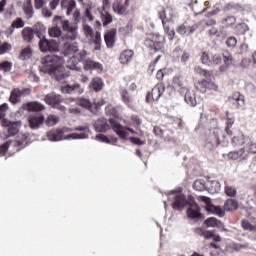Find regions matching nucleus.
<instances>
[{
  "label": "nucleus",
  "mask_w": 256,
  "mask_h": 256,
  "mask_svg": "<svg viewBox=\"0 0 256 256\" xmlns=\"http://www.w3.org/2000/svg\"><path fill=\"white\" fill-rule=\"evenodd\" d=\"M196 233L198 235H201V237H204L205 239H211V237H213V241H215L216 243H219L221 241V236L219 235L213 236V234H209L205 232V230H203L202 228H198L196 230Z\"/></svg>",
  "instance_id": "58836bf2"
},
{
  "label": "nucleus",
  "mask_w": 256,
  "mask_h": 256,
  "mask_svg": "<svg viewBox=\"0 0 256 256\" xmlns=\"http://www.w3.org/2000/svg\"><path fill=\"white\" fill-rule=\"evenodd\" d=\"M12 29H23L25 27V21L21 18H16L11 25Z\"/></svg>",
  "instance_id": "5fc2aeb1"
},
{
  "label": "nucleus",
  "mask_w": 256,
  "mask_h": 256,
  "mask_svg": "<svg viewBox=\"0 0 256 256\" xmlns=\"http://www.w3.org/2000/svg\"><path fill=\"white\" fill-rule=\"evenodd\" d=\"M26 95H29V89H14L10 95V102L15 105L19 103L23 97H26Z\"/></svg>",
  "instance_id": "412c9836"
},
{
  "label": "nucleus",
  "mask_w": 256,
  "mask_h": 256,
  "mask_svg": "<svg viewBox=\"0 0 256 256\" xmlns=\"http://www.w3.org/2000/svg\"><path fill=\"white\" fill-rule=\"evenodd\" d=\"M226 45L227 47H236L237 46V38H235L234 36H230L227 38L226 40Z\"/></svg>",
  "instance_id": "69168bd1"
},
{
  "label": "nucleus",
  "mask_w": 256,
  "mask_h": 256,
  "mask_svg": "<svg viewBox=\"0 0 256 256\" xmlns=\"http://www.w3.org/2000/svg\"><path fill=\"white\" fill-rule=\"evenodd\" d=\"M129 1L131 0H116L112 4V9L117 15H127V9H129Z\"/></svg>",
  "instance_id": "dca6fc26"
},
{
  "label": "nucleus",
  "mask_w": 256,
  "mask_h": 256,
  "mask_svg": "<svg viewBox=\"0 0 256 256\" xmlns=\"http://www.w3.org/2000/svg\"><path fill=\"white\" fill-rule=\"evenodd\" d=\"M184 99L190 107H195V105H197V99L195 98V93H193V91L187 90Z\"/></svg>",
  "instance_id": "a19ab883"
},
{
  "label": "nucleus",
  "mask_w": 256,
  "mask_h": 256,
  "mask_svg": "<svg viewBox=\"0 0 256 256\" xmlns=\"http://www.w3.org/2000/svg\"><path fill=\"white\" fill-rule=\"evenodd\" d=\"M167 11H170L169 8ZM167 11L161 8V11H159V17L164 25V31L168 35L169 41H173L175 38V30H170L169 26L165 25V21H171V17L167 16Z\"/></svg>",
  "instance_id": "f8f14e48"
},
{
  "label": "nucleus",
  "mask_w": 256,
  "mask_h": 256,
  "mask_svg": "<svg viewBox=\"0 0 256 256\" xmlns=\"http://www.w3.org/2000/svg\"><path fill=\"white\" fill-rule=\"evenodd\" d=\"M89 87L93 89L96 93L103 89V80L99 77H95L91 82Z\"/></svg>",
  "instance_id": "ea45409f"
},
{
  "label": "nucleus",
  "mask_w": 256,
  "mask_h": 256,
  "mask_svg": "<svg viewBox=\"0 0 256 256\" xmlns=\"http://www.w3.org/2000/svg\"><path fill=\"white\" fill-rule=\"evenodd\" d=\"M45 103L47 105H50L54 109H59V111H65V106L61 105L63 103V100L61 99V96L57 94H48L45 99Z\"/></svg>",
  "instance_id": "9d476101"
},
{
  "label": "nucleus",
  "mask_w": 256,
  "mask_h": 256,
  "mask_svg": "<svg viewBox=\"0 0 256 256\" xmlns=\"http://www.w3.org/2000/svg\"><path fill=\"white\" fill-rule=\"evenodd\" d=\"M65 131H67V128H63V129H53L50 130L47 133V137L49 141H63V133H65Z\"/></svg>",
  "instance_id": "a878e982"
},
{
  "label": "nucleus",
  "mask_w": 256,
  "mask_h": 256,
  "mask_svg": "<svg viewBox=\"0 0 256 256\" xmlns=\"http://www.w3.org/2000/svg\"><path fill=\"white\" fill-rule=\"evenodd\" d=\"M153 133L156 137H159L160 139H163V129L159 126H154Z\"/></svg>",
  "instance_id": "774afa93"
},
{
  "label": "nucleus",
  "mask_w": 256,
  "mask_h": 256,
  "mask_svg": "<svg viewBox=\"0 0 256 256\" xmlns=\"http://www.w3.org/2000/svg\"><path fill=\"white\" fill-rule=\"evenodd\" d=\"M244 149V153H246V159L249 157V155H255L256 153V143L249 140L245 143V145L242 147Z\"/></svg>",
  "instance_id": "473e14b6"
},
{
  "label": "nucleus",
  "mask_w": 256,
  "mask_h": 256,
  "mask_svg": "<svg viewBox=\"0 0 256 256\" xmlns=\"http://www.w3.org/2000/svg\"><path fill=\"white\" fill-rule=\"evenodd\" d=\"M11 143H13L14 146L21 147L23 149V147H26L29 143V139L26 135L21 134L14 142L8 141L6 144L0 146V153H6V151H9V145H11Z\"/></svg>",
  "instance_id": "6e6552de"
},
{
  "label": "nucleus",
  "mask_w": 256,
  "mask_h": 256,
  "mask_svg": "<svg viewBox=\"0 0 256 256\" xmlns=\"http://www.w3.org/2000/svg\"><path fill=\"white\" fill-rule=\"evenodd\" d=\"M226 117H227V121H226L225 133L226 135H233L234 131L231 130V127H233V123H235V118L231 117L229 112H226Z\"/></svg>",
  "instance_id": "79ce46f5"
},
{
  "label": "nucleus",
  "mask_w": 256,
  "mask_h": 256,
  "mask_svg": "<svg viewBox=\"0 0 256 256\" xmlns=\"http://www.w3.org/2000/svg\"><path fill=\"white\" fill-rule=\"evenodd\" d=\"M31 57V47H26L21 51L20 59L25 61Z\"/></svg>",
  "instance_id": "bf43d9fd"
},
{
  "label": "nucleus",
  "mask_w": 256,
  "mask_h": 256,
  "mask_svg": "<svg viewBox=\"0 0 256 256\" xmlns=\"http://www.w3.org/2000/svg\"><path fill=\"white\" fill-rule=\"evenodd\" d=\"M228 156L229 159H232L233 161H237V159H247L245 148H241L238 151L230 152Z\"/></svg>",
  "instance_id": "e433bc0d"
},
{
  "label": "nucleus",
  "mask_w": 256,
  "mask_h": 256,
  "mask_svg": "<svg viewBox=\"0 0 256 256\" xmlns=\"http://www.w3.org/2000/svg\"><path fill=\"white\" fill-rule=\"evenodd\" d=\"M72 103H75L76 105H79L80 107H83L84 109H88V111H92L94 104L89 101V99L86 98H67L66 104L71 105Z\"/></svg>",
  "instance_id": "a211bd4d"
},
{
  "label": "nucleus",
  "mask_w": 256,
  "mask_h": 256,
  "mask_svg": "<svg viewBox=\"0 0 256 256\" xmlns=\"http://www.w3.org/2000/svg\"><path fill=\"white\" fill-rule=\"evenodd\" d=\"M163 93H165V85H163V83L155 85L151 91V94H148L146 97L147 103H150L151 99L152 101H159Z\"/></svg>",
  "instance_id": "4468645a"
},
{
  "label": "nucleus",
  "mask_w": 256,
  "mask_h": 256,
  "mask_svg": "<svg viewBox=\"0 0 256 256\" xmlns=\"http://www.w3.org/2000/svg\"><path fill=\"white\" fill-rule=\"evenodd\" d=\"M2 127L8 128V137H13L19 133V127H21V121L12 122L4 119L1 121Z\"/></svg>",
  "instance_id": "2eb2a0df"
},
{
  "label": "nucleus",
  "mask_w": 256,
  "mask_h": 256,
  "mask_svg": "<svg viewBox=\"0 0 256 256\" xmlns=\"http://www.w3.org/2000/svg\"><path fill=\"white\" fill-rule=\"evenodd\" d=\"M205 225L207 227H223V222L219 221L217 218L215 217H210L208 219L205 220Z\"/></svg>",
  "instance_id": "c03bdc74"
},
{
  "label": "nucleus",
  "mask_w": 256,
  "mask_h": 256,
  "mask_svg": "<svg viewBox=\"0 0 256 256\" xmlns=\"http://www.w3.org/2000/svg\"><path fill=\"white\" fill-rule=\"evenodd\" d=\"M144 45L146 47H152L153 49H161L165 45V37L159 34H150L146 38Z\"/></svg>",
  "instance_id": "423d86ee"
},
{
  "label": "nucleus",
  "mask_w": 256,
  "mask_h": 256,
  "mask_svg": "<svg viewBox=\"0 0 256 256\" xmlns=\"http://www.w3.org/2000/svg\"><path fill=\"white\" fill-rule=\"evenodd\" d=\"M168 195H175L174 202L172 203L173 209H176L177 211H181V209H183V207L187 205V199L185 198V195L181 194L180 192L171 191L168 193Z\"/></svg>",
  "instance_id": "ddd939ff"
},
{
  "label": "nucleus",
  "mask_w": 256,
  "mask_h": 256,
  "mask_svg": "<svg viewBox=\"0 0 256 256\" xmlns=\"http://www.w3.org/2000/svg\"><path fill=\"white\" fill-rule=\"evenodd\" d=\"M225 193L228 197H235L237 195V190L231 186H226Z\"/></svg>",
  "instance_id": "e2e57ef3"
},
{
  "label": "nucleus",
  "mask_w": 256,
  "mask_h": 256,
  "mask_svg": "<svg viewBox=\"0 0 256 256\" xmlns=\"http://www.w3.org/2000/svg\"><path fill=\"white\" fill-rule=\"evenodd\" d=\"M201 62L203 65H211V59L209 58V54L203 52L200 56Z\"/></svg>",
  "instance_id": "0e129e2a"
},
{
  "label": "nucleus",
  "mask_w": 256,
  "mask_h": 256,
  "mask_svg": "<svg viewBox=\"0 0 256 256\" xmlns=\"http://www.w3.org/2000/svg\"><path fill=\"white\" fill-rule=\"evenodd\" d=\"M23 11H24V14L26 15V19H33V15H35V11L33 10V5H24Z\"/></svg>",
  "instance_id": "3c124183"
},
{
  "label": "nucleus",
  "mask_w": 256,
  "mask_h": 256,
  "mask_svg": "<svg viewBox=\"0 0 256 256\" xmlns=\"http://www.w3.org/2000/svg\"><path fill=\"white\" fill-rule=\"evenodd\" d=\"M197 29H199L198 24L188 26L187 22H185L184 24L178 27L177 33H179V35H192V33H195Z\"/></svg>",
  "instance_id": "393cba45"
},
{
  "label": "nucleus",
  "mask_w": 256,
  "mask_h": 256,
  "mask_svg": "<svg viewBox=\"0 0 256 256\" xmlns=\"http://www.w3.org/2000/svg\"><path fill=\"white\" fill-rule=\"evenodd\" d=\"M206 191L209 193H219L221 191V184L217 180H207Z\"/></svg>",
  "instance_id": "c85d7f7f"
},
{
  "label": "nucleus",
  "mask_w": 256,
  "mask_h": 256,
  "mask_svg": "<svg viewBox=\"0 0 256 256\" xmlns=\"http://www.w3.org/2000/svg\"><path fill=\"white\" fill-rule=\"evenodd\" d=\"M173 85H174V87H176V89H185V85L183 83V76L176 75L173 78Z\"/></svg>",
  "instance_id": "de8ad7c7"
},
{
  "label": "nucleus",
  "mask_w": 256,
  "mask_h": 256,
  "mask_svg": "<svg viewBox=\"0 0 256 256\" xmlns=\"http://www.w3.org/2000/svg\"><path fill=\"white\" fill-rule=\"evenodd\" d=\"M228 136L232 137L231 143H232V146L235 148H239L245 145L249 141V137L245 136V134H243V132L239 130H235L234 132H232L231 135H228Z\"/></svg>",
  "instance_id": "1a4fd4ad"
},
{
  "label": "nucleus",
  "mask_w": 256,
  "mask_h": 256,
  "mask_svg": "<svg viewBox=\"0 0 256 256\" xmlns=\"http://www.w3.org/2000/svg\"><path fill=\"white\" fill-rule=\"evenodd\" d=\"M55 25H62L63 31H66L67 34L62 36V41H75L77 39V26H71L69 20H63L61 16H55L53 19Z\"/></svg>",
  "instance_id": "7ed1b4c3"
},
{
  "label": "nucleus",
  "mask_w": 256,
  "mask_h": 256,
  "mask_svg": "<svg viewBox=\"0 0 256 256\" xmlns=\"http://www.w3.org/2000/svg\"><path fill=\"white\" fill-rule=\"evenodd\" d=\"M75 131H84L83 133H73L64 137V139H87L89 137V126H78Z\"/></svg>",
  "instance_id": "4be33fe9"
},
{
  "label": "nucleus",
  "mask_w": 256,
  "mask_h": 256,
  "mask_svg": "<svg viewBox=\"0 0 256 256\" xmlns=\"http://www.w3.org/2000/svg\"><path fill=\"white\" fill-rule=\"evenodd\" d=\"M83 31L86 37H91L93 39V28L87 24H84Z\"/></svg>",
  "instance_id": "680f3d73"
},
{
  "label": "nucleus",
  "mask_w": 256,
  "mask_h": 256,
  "mask_svg": "<svg viewBox=\"0 0 256 256\" xmlns=\"http://www.w3.org/2000/svg\"><path fill=\"white\" fill-rule=\"evenodd\" d=\"M61 7L62 9H66V15H71L73 9L77 7V2L75 0H62Z\"/></svg>",
  "instance_id": "7c9ffc66"
},
{
  "label": "nucleus",
  "mask_w": 256,
  "mask_h": 256,
  "mask_svg": "<svg viewBox=\"0 0 256 256\" xmlns=\"http://www.w3.org/2000/svg\"><path fill=\"white\" fill-rule=\"evenodd\" d=\"M190 206L187 209V217L189 219H201V212L199 211V205L197 203L192 202L189 204Z\"/></svg>",
  "instance_id": "bb28decb"
},
{
  "label": "nucleus",
  "mask_w": 256,
  "mask_h": 256,
  "mask_svg": "<svg viewBox=\"0 0 256 256\" xmlns=\"http://www.w3.org/2000/svg\"><path fill=\"white\" fill-rule=\"evenodd\" d=\"M120 95L122 97L123 103L129 107H133V103L135 102V98L133 95L129 93L127 90H121Z\"/></svg>",
  "instance_id": "2f4dec72"
},
{
  "label": "nucleus",
  "mask_w": 256,
  "mask_h": 256,
  "mask_svg": "<svg viewBox=\"0 0 256 256\" xmlns=\"http://www.w3.org/2000/svg\"><path fill=\"white\" fill-rule=\"evenodd\" d=\"M63 54L67 55H75V53L79 52V44L77 42H73L74 40H63Z\"/></svg>",
  "instance_id": "6ab92c4d"
},
{
  "label": "nucleus",
  "mask_w": 256,
  "mask_h": 256,
  "mask_svg": "<svg viewBox=\"0 0 256 256\" xmlns=\"http://www.w3.org/2000/svg\"><path fill=\"white\" fill-rule=\"evenodd\" d=\"M42 66L40 67V71L43 73H48V75H54L57 81H61L68 77L67 74H64L58 68L63 65V58L57 55H48L41 60Z\"/></svg>",
  "instance_id": "f257e3e1"
},
{
  "label": "nucleus",
  "mask_w": 256,
  "mask_h": 256,
  "mask_svg": "<svg viewBox=\"0 0 256 256\" xmlns=\"http://www.w3.org/2000/svg\"><path fill=\"white\" fill-rule=\"evenodd\" d=\"M109 123H110L113 131H115L116 135H119V137L121 139H127L128 135H129V133L127 131L132 133V135H135V130H133V128L123 127L121 124H119L114 119H109Z\"/></svg>",
  "instance_id": "0eeeda50"
},
{
  "label": "nucleus",
  "mask_w": 256,
  "mask_h": 256,
  "mask_svg": "<svg viewBox=\"0 0 256 256\" xmlns=\"http://www.w3.org/2000/svg\"><path fill=\"white\" fill-rule=\"evenodd\" d=\"M39 41V49L42 53H59V41L57 40H48L45 36L37 34Z\"/></svg>",
  "instance_id": "20e7f679"
},
{
  "label": "nucleus",
  "mask_w": 256,
  "mask_h": 256,
  "mask_svg": "<svg viewBox=\"0 0 256 256\" xmlns=\"http://www.w3.org/2000/svg\"><path fill=\"white\" fill-rule=\"evenodd\" d=\"M28 121L31 129H39V127H41L45 122V116L39 113L32 114L29 116Z\"/></svg>",
  "instance_id": "aec40b11"
},
{
  "label": "nucleus",
  "mask_w": 256,
  "mask_h": 256,
  "mask_svg": "<svg viewBox=\"0 0 256 256\" xmlns=\"http://www.w3.org/2000/svg\"><path fill=\"white\" fill-rule=\"evenodd\" d=\"M45 123L48 127H53V125H57V123H59V116L49 115Z\"/></svg>",
  "instance_id": "864d4df0"
},
{
  "label": "nucleus",
  "mask_w": 256,
  "mask_h": 256,
  "mask_svg": "<svg viewBox=\"0 0 256 256\" xmlns=\"http://www.w3.org/2000/svg\"><path fill=\"white\" fill-rule=\"evenodd\" d=\"M196 191H207V180L199 179L193 184Z\"/></svg>",
  "instance_id": "37998d69"
},
{
  "label": "nucleus",
  "mask_w": 256,
  "mask_h": 256,
  "mask_svg": "<svg viewBox=\"0 0 256 256\" xmlns=\"http://www.w3.org/2000/svg\"><path fill=\"white\" fill-rule=\"evenodd\" d=\"M106 114L112 116V117H119V113H117V108L113 107L112 105H109L105 109Z\"/></svg>",
  "instance_id": "052dcab7"
},
{
  "label": "nucleus",
  "mask_w": 256,
  "mask_h": 256,
  "mask_svg": "<svg viewBox=\"0 0 256 256\" xmlns=\"http://www.w3.org/2000/svg\"><path fill=\"white\" fill-rule=\"evenodd\" d=\"M96 140L97 141H101L102 143H117V138L112 137L111 139H109V137L103 135V134H98L96 135Z\"/></svg>",
  "instance_id": "603ef678"
},
{
  "label": "nucleus",
  "mask_w": 256,
  "mask_h": 256,
  "mask_svg": "<svg viewBox=\"0 0 256 256\" xmlns=\"http://www.w3.org/2000/svg\"><path fill=\"white\" fill-rule=\"evenodd\" d=\"M67 67L72 71H81V67L77 65V60L75 59V57H72L67 61Z\"/></svg>",
  "instance_id": "8fccbe9b"
},
{
  "label": "nucleus",
  "mask_w": 256,
  "mask_h": 256,
  "mask_svg": "<svg viewBox=\"0 0 256 256\" xmlns=\"http://www.w3.org/2000/svg\"><path fill=\"white\" fill-rule=\"evenodd\" d=\"M92 43H94L95 51H101V33L96 32L94 38L92 39Z\"/></svg>",
  "instance_id": "09e8293b"
},
{
  "label": "nucleus",
  "mask_w": 256,
  "mask_h": 256,
  "mask_svg": "<svg viewBox=\"0 0 256 256\" xmlns=\"http://www.w3.org/2000/svg\"><path fill=\"white\" fill-rule=\"evenodd\" d=\"M131 59H133V50H124L119 57V61L122 65H127Z\"/></svg>",
  "instance_id": "f704fd0d"
},
{
  "label": "nucleus",
  "mask_w": 256,
  "mask_h": 256,
  "mask_svg": "<svg viewBox=\"0 0 256 256\" xmlns=\"http://www.w3.org/2000/svg\"><path fill=\"white\" fill-rule=\"evenodd\" d=\"M13 68V63L9 61H4L0 63V71H5V73H9L11 69Z\"/></svg>",
  "instance_id": "4d7b16f0"
},
{
  "label": "nucleus",
  "mask_w": 256,
  "mask_h": 256,
  "mask_svg": "<svg viewBox=\"0 0 256 256\" xmlns=\"http://www.w3.org/2000/svg\"><path fill=\"white\" fill-rule=\"evenodd\" d=\"M196 89L197 91H200V93H206L207 89L217 91V85H215L212 81L209 82L204 79L196 84Z\"/></svg>",
  "instance_id": "5701e85b"
},
{
  "label": "nucleus",
  "mask_w": 256,
  "mask_h": 256,
  "mask_svg": "<svg viewBox=\"0 0 256 256\" xmlns=\"http://www.w3.org/2000/svg\"><path fill=\"white\" fill-rule=\"evenodd\" d=\"M100 15L104 27H107V25H111V23H113V16L107 10H102Z\"/></svg>",
  "instance_id": "4c0bfd02"
},
{
  "label": "nucleus",
  "mask_w": 256,
  "mask_h": 256,
  "mask_svg": "<svg viewBox=\"0 0 256 256\" xmlns=\"http://www.w3.org/2000/svg\"><path fill=\"white\" fill-rule=\"evenodd\" d=\"M84 91L85 89H83L79 83L62 87V93H66L68 95H73V93H78V95H82Z\"/></svg>",
  "instance_id": "b1692460"
},
{
  "label": "nucleus",
  "mask_w": 256,
  "mask_h": 256,
  "mask_svg": "<svg viewBox=\"0 0 256 256\" xmlns=\"http://www.w3.org/2000/svg\"><path fill=\"white\" fill-rule=\"evenodd\" d=\"M224 139L225 135H223V130H221L219 127L213 128L210 130V133L206 139L204 146L205 151L208 153H210V151H215V149H217V147L223 143Z\"/></svg>",
  "instance_id": "f03ea898"
},
{
  "label": "nucleus",
  "mask_w": 256,
  "mask_h": 256,
  "mask_svg": "<svg viewBox=\"0 0 256 256\" xmlns=\"http://www.w3.org/2000/svg\"><path fill=\"white\" fill-rule=\"evenodd\" d=\"M238 206L239 204L234 199H229L224 204V208L226 211H235V209H237Z\"/></svg>",
  "instance_id": "49530a36"
},
{
  "label": "nucleus",
  "mask_w": 256,
  "mask_h": 256,
  "mask_svg": "<svg viewBox=\"0 0 256 256\" xmlns=\"http://www.w3.org/2000/svg\"><path fill=\"white\" fill-rule=\"evenodd\" d=\"M28 110L34 112L45 111V105L39 102H30L28 103Z\"/></svg>",
  "instance_id": "a18cd8bd"
},
{
  "label": "nucleus",
  "mask_w": 256,
  "mask_h": 256,
  "mask_svg": "<svg viewBox=\"0 0 256 256\" xmlns=\"http://www.w3.org/2000/svg\"><path fill=\"white\" fill-rule=\"evenodd\" d=\"M201 201L203 203H206V211L209 213H213L214 215H218V217H224L225 216V210L221 208L220 206H215L211 203V198H207L205 196L201 197Z\"/></svg>",
  "instance_id": "9b49d317"
},
{
  "label": "nucleus",
  "mask_w": 256,
  "mask_h": 256,
  "mask_svg": "<svg viewBox=\"0 0 256 256\" xmlns=\"http://www.w3.org/2000/svg\"><path fill=\"white\" fill-rule=\"evenodd\" d=\"M94 129L98 133H105V131H109V129H111V127L109 126L107 119L101 118L95 122Z\"/></svg>",
  "instance_id": "cd10ccee"
},
{
  "label": "nucleus",
  "mask_w": 256,
  "mask_h": 256,
  "mask_svg": "<svg viewBox=\"0 0 256 256\" xmlns=\"http://www.w3.org/2000/svg\"><path fill=\"white\" fill-rule=\"evenodd\" d=\"M50 37H61V28L59 26L52 27L48 30Z\"/></svg>",
  "instance_id": "6e6d98bb"
},
{
  "label": "nucleus",
  "mask_w": 256,
  "mask_h": 256,
  "mask_svg": "<svg viewBox=\"0 0 256 256\" xmlns=\"http://www.w3.org/2000/svg\"><path fill=\"white\" fill-rule=\"evenodd\" d=\"M85 57H87V52H85V50L80 51L78 61H83L84 69L86 71H92V69H95L96 71H103V66L100 63L91 59L85 60Z\"/></svg>",
  "instance_id": "39448f33"
},
{
  "label": "nucleus",
  "mask_w": 256,
  "mask_h": 256,
  "mask_svg": "<svg viewBox=\"0 0 256 256\" xmlns=\"http://www.w3.org/2000/svg\"><path fill=\"white\" fill-rule=\"evenodd\" d=\"M229 101L230 103L236 105L237 109H239V107H245V97L239 92L235 93L233 97L229 98Z\"/></svg>",
  "instance_id": "c756f323"
},
{
  "label": "nucleus",
  "mask_w": 256,
  "mask_h": 256,
  "mask_svg": "<svg viewBox=\"0 0 256 256\" xmlns=\"http://www.w3.org/2000/svg\"><path fill=\"white\" fill-rule=\"evenodd\" d=\"M172 60L176 63L181 61V63H187L189 61L190 56L189 53L185 52L181 47H176L171 53Z\"/></svg>",
  "instance_id": "f3484780"
},
{
  "label": "nucleus",
  "mask_w": 256,
  "mask_h": 256,
  "mask_svg": "<svg viewBox=\"0 0 256 256\" xmlns=\"http://www.w3.org/2000/svg\"><path fill=\"white\" fill-rule=\"evenodd\" d=\"M222 23H227V26L231 27V25H235V23H237V19L234 16H229L222 20Z\"/></svg>",
  "instance_id": "338daca9"
},
{
  "label": "nucleus",
  "mask_w": 256,
  "mask_h": 256,
  "mask_svg": "<svg viewBox=\"0 0 256 256\" xmlns=\"http://www.w3.org/2000/svg\"><path fill=\"white\" fill-rule=\"evenodd\" d=\"M116 35H117L116 30H110V31L106 32V34L104 35V41H105L107 47H113V45L115 44V36Z\"/></svg>",
  "instance_id": "72a5a7b5"
},
{
  "label": "nucleus",
  "mask_w": 256,
  "mask_h": 256,
  "mask_svg": "<svg viewBox=\"0 0 256 256\" xmlns=\"http://www.w3.org/2000/svg\"><path fill=\"white\" fill-rule=\"evenodd\" d=\"M224 11H241V5L237 3L226 4Z\"/></svg>",
  "instance_id": "13d9d810"
},
{
  "label": "nucleus",
  "mask_w": 256,
  "mask_h": 256,
  "mask_svg": "<svg viewBox=\"0 0 256 256\" xmlns=\"http://www.w3.org/2000/svg\"><path fill=\"white\" fill-rule=\"evenodd\" d=\"M22 37L24 41L31 43L33 41V37H35V31L33 28L26 27L22 30Z\"/></svg>",
  "instance_id": "c9c22d12"
}]
</instances>
